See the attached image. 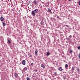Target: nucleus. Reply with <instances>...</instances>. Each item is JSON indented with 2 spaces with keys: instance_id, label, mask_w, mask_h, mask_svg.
<instances>
[{
  "instance_id": "nucleus-1",
  "label": "nucleus",
  "mask_w": 80,
  "mask_h": 80,
  "mask_svg": "<svg viewBox=\"0 0 80 80\" xmlns=\"http://www.w3.org/2000/svg\"><path fill=\"white\" fill-rule=\"evenodd\" d=\"M31 13H32V16H35V13L33 11H32V12Z\"/></svg>"
},
{
  "instance_id": "nucleus-2",
  "label": "nucleus",
  "mask_w": 80,
  "mask_h": 80,
  "mask_svg": "<svg viewBox=\"0 0 80 80\" xmlns=\"http://www.w3.org/2000/svg\"><path fill=\"white\" fill-rule=\"evenodd\" d=\"M34 12L35 13H38V9H35L34 10Z\"/></svg>"
},
{
  "instance_id": "nucleus-3",
  "label": "nucleus",
  "mask_w": 80,
  "mask_h": 80,
  "mask_svg": "<svg viewBox=\"0 0 80 80\" xmlns=\"http://www.w3.org/2000/svg\"><path fill=\"white\" fill-rule=\"evenodd\" d=\"M58 70H59V71H62L63 70V69H62V67H60L58 68Z\"/></svg>"
},
{
  "instance_id": "nucleus-4",
  "label": "nucleus",
  "mask_w": 80,
  "mask_h": 80,
  "mask_svg": "<svg viewBox=\"0 0 80 80\" xmlns=\"http://www.w3.org/2000/svg\"><path fill=\"white\" fill-rule=\"evenodd\" d=\"M15 76L17 78H18V74L17 73H16L14 74Z\"/></svg>"
},
{
  "instance_id": "nucleus-5",
  "label": "nucleus",
  "mask_w": 80,
  "mask_h": 80,
  "mask_svg": "<svg viewBox=\"0 0 80 80\" xmlns=\"http://www.w3.org/2000/svg\"><path fill=\"white\" fill-rule=\"evenodd\" d=\"M67 19H68V22H72V19H70V18H69V17L67 18Z\"/></svg>"
},
{
  "instance_id": "nucleus-6",
  "label": "nucleus",
  "mask_w": 80,
  "mask_h": 80,
  "mask_svg": "<svg viewBox=\"0 0 80 80\" xmlns=\"http://www.w3.org/2000/svg\"><path fill=\"white\" fill-rule=\"evenodd\" d=\"M26 61L25 60H23L22 61V65H25V62H26Z\"/></svg>"
},
{
  "instance_id": "nucleus-7",
  "label": "nucleus",
  "mask_w": 80,
  "mask_h": 80,
  "mask_svg": "<svg viewBox=\"0 0 80 80\" xmlns=\"http://www.w3.org/2000/svg\"><path fill=\"white\" fill-rule=\"evenodd\" d=\"M34 3L35 4H38V2L37 1V0H35L34 1Z\"/></svg>"
},
{
  "instance_id": "nucleus-8",
  "label": "nucleus",
  "mask_w": 80,
  "mask_h": 80,
  "mask_svg": "<svg viewBox=\"0 0 80 80\" xmlns=\"http://www.w3.org/2000/svg\"><path fill=\"white\" fill-rule=\"evenodd\" d=\"M0 20L1 21H3V20H4V18H3V17H2L0 18Z\"/></svg>"
},
{
  "instance_id": "nucleus-9",
  "label": "nucleus",
  "mask_w": 80,
  "mask_h": 80,
  "mask_svg": "<svg viewBox=\"0 0 80 80\" xmlns=\"http://www.w3.org/2000/svg\"><path fill=\"white\" fill-rule=\"evenodd\" d=\"M41 66L42 67H43V68H45V65H44L43 64H41Z\"/></svg>"
},
{
  "instance_id": "nucleus-10",
  "label": "nucleus",
  "mask_w": 80,
  "mask_h": 80,
  "mask_svg": "<svg viewBox=\"0 0 80 80\" xmlns=\"http://www.w3.org/2000/svg\"><path fill=\"white\" fill-rule=\"evenodd\" d=\"M37 53H38V51L36 50L35 52V54L36 55H38Z\"/></svg>"
},
{
  "instance_id": "nucleus-11",
  "label": "nucleus",
  "mask_w": 80,
  "mask_h": 80,
  "mask_svg": "<svg viewBox=\"0 0 80 80\" xmlns=\"http://www.w3.org/2000/svg\"><path fill=\"white\" fill-rule=\"evenodd\" d=\"M50 52H47V56H48L50 55Z\"/></svg>"
},
{
  "instance_id": "nucleus-12",
  "label": "nucleus",
  "mask_w": 80,
  "mask_h": 80,
  "mask_svg": "<svg viewBox=\"0 0 80 80\" xmlns=\"http://www.w3.org/2000/svg\"><path fill=\"white\" fill-rule=\"evenodd\" d=\"M8 42L9 44H10V43H11V42L9 39H8Z\"/></svg>"
},
{
  "instance_id": "nucleus-13",
  "label": "nucleus",
  "mask_w": 80,
  "mask_h": 80,
  "mask_svg": "<svg viewBox=\"0 0 80 80\" xmlns=\"http://www.w3.org/2000/svg\"><path fill=\"white\" fill-rule=\"evenodd\" d=\"M48 11L49 12H50V13H51V11L50 9H48Z\"/></svg>"
},
{
  "instance_id": "nucleus-14",
  "label": "nucleus",
  "mask_w": 80,
  "mask_h": 80,
  "mask_svg": "<svg viewBox=\"0 0 80 80\" xmlns=\"http://www.w3.org/2000/svg\"><path fill=\"white\" fill-rule=\"evenodd\" d=\"M72 52H73V50L72 49H71L70 53L71 54H72Z\"/></svg>"
},
{
  "instance_id": "nucleus-15",
  "label": "nucleus",
  "mask_w": 80,
  "mask_h": 80,
  "mask_svg": "<svg viewBox=\"0 0 80 80\" xmlns=\"http://www.w3.org/2000/svg\"><path fill=\"white\" fill-rule=\"evenodd\" d=\"M2 25H3V26H5V25H6V24L5 22H3Z\"/></svg>"
},
{
  "instance_id": "nucleus-16",
  "label": "nucleus",
  "mask_w": 80,
  "mask_h": 80,
  "mask_svg": "<svg viewBox=\"0 0 80 80\" xmlns=\"http://www.w3.org/2000/svg\"><path fill=\"white\" fill-rule=\"evenodd\" d=\"M74 67H72V71H73V70H74Z\"/></svg>"
},
{
  "instance_id": "nucleus-17",
  "label": "nucleus",
  "mask_w": 80,
  "mask_h": 80,
  "mask_svg": "<svg viewBox=\"0 0 80 80\" xmlns=\"http://www.w3.org/2000/svg\"><path fill=\"white\" fill-rule=\"evenodd\" d=\"M63 78H64V80H65L66 79V76H63Z\"/></svg>"
},
{
  "instance_id": "nucleus-18",
  "label": "nucleus",
  "mask_w": 80,
  "mask_h": 80,
  "mask_svg": "<svg viewBox=\"0 0 80 80\" xmlns=\"http://www.w3.org/2000/svg\"><path fill=\"white\" fill-rule=\"evenodd\" d=\"M27 80H30V78H29L28 77H27Z\"/></svg>"
},
{
  "instance_id": "nucleus-19",
  "label": "nucleus",
  "mask_w": 80,
  "mask_h": 80,
  "mask_svg": "<svg viewBox=\"0 0 80 80\" xmlns=\"http://www.w3.org/2000/svg\"><path fill=\"white\" fill-rule=\"evenodd\" d=\"M72 36L71 35H70V36H69V38H72Z\"/></svg>"
},
{
  "instance_id": "nucleus-20",
  "label": "nucleus",
  "mask_w": 80,
  "mask_h": 80,
  "mask_svg": "<svg viewBox=\"0 0 80 80\" xmlns=\"http://www.w3.org/2000/svg\"><path fill=\"white\" fill-rule=\"evenodd\" d=\"M68 65L67 64H66L65 65V67L66 68H68Z\"/></svg>"
},
{
  "instance_id": "nucleus-21",
  "label": "nucleus",
  "mask_w": 80,
  "mask_h": 80,
  "mask_svg": "<svg viewBox=\"0 0 80 80\" xmlns=\"http://www.w3.org/2000/svg\"><path fill=\"white\" fill-rule=\"evenodd\" d=\"M54 75H55V76H57V72H55L54 73Z\"/></svg>"
},
{
  "instance_id": "nucleus-22",
  "label": "nucleus",
  "mask_w": 80,
  "mask_h": 80,
  "mask_svg": "<svg viewBox=\"0 0 80 80\" xmlns=\"http://www.w3.org/2000/svg\"><path fill=\"white\" fill-rule=\"evenodd\" d=\"M41 25H43V22L41 21Z\"/></svg>"
},
{
  "instance_id": "nucleus-23",
  "label": "nucleus",
  "mask_w": 80,
  "mask_h": 80,
  "mask_svg": "<svg viewBox=\"0 0 80 80\" xmlns=\"http://www.w3.org/2000/svg\"><path fill=\"white\" fill-rule=\"evenodd\" d=\"M78 49H80V46H78Z\"/></svg>"
},
{
  "instance_id": "nucleus-24",
  "label": "nucleus",
  "mask_w": 80,
  "mask_h": 80,
  "mask_svg": "<svg viewBox=\"0 0 80 80\" xmlns=\"http://www.w3.org/2000/svg\"><path fill=\"white\" fill-rule=\"evenodd\" d=\"M78 3L79 5H80V1H79L78 2Z\"/></svg>"
},
{
  "instance_id": "nucleus-25",
  "label": "nucleus",
  "mask_w": 80,
  "mask_h": 80,
  "mask_svg": "<svg viewBox=\"0 0 80 80\" xmlns=\"http://www.w3.org/2000/svg\"><path fill=\"white\" fill-rule=\"evenodd\" d=\"M78 57H79V58H80V53L79 54V55Z\"/></svg>"
},
{
  "instance_id": "nucleus-26",
  "label": "nucleus",
  "mask_w": 80,
  "mask_h": 80,
  "mask_svg": "<svg viewBox=\"0 0 80 80\" xmlns=\"http://www.w3.org/2000/svg\"><path fill=\"white\" fill-rule=\"evenodd\" d=\"M31 65H33V63H31Z\"/></svg>"
},
{
  "instance_id": "nucleus-27",
  "label": "nucleus",
  "mask_w": 80,
  "mask_h": 80,
  "mask_svg": "<svg viewBox=\"0 0 80 80\" xmlns=\"http://www.w3.org/2000/svg\"><path fill=\"white\" fill-rule=\"evenodd\" d=\"M66 39H67V40H70V38H67Z\"/></svg>"
},
{
  "instance_id": "nucleus-28",
  "label": "nucleus",
  "mask_w": 80,
  "mask_h": 80,
  "mask_svg": "<svg viewBox=\"0 0 80 80\" xmlns=\"http://www.w3.org/2000/svg\"><path fill=\"white\" fill-rule=\"evenodd\" d=\"M57 18H60V17H59V16H58L57 17Z\"/></svg>"
},
{
  "instance_id": "nucleus-29",
  "label": "nucleus",
  "mask_w": 80,
  "mask_h": 80,
  "mask_svg": "<svg viewBox=\"0 0 80 80\" xmlns=\"http://www.w3.org/2000/svg\"><path fill=\"white\" fill-rule=\"evenodd\" d=\"M34 71L35 72H37V70H35Z\"/></svg>"
},
{
  "instance_id": "nucleus-30",
  "label": "nucleus",
  "mask_w": 80,
  "mask_h": 80,
  "mask_svg": "<svg viewBox=\"0 0 80 80\" xmlns=\"http://www.w3.org/2000/svg\"><path fill=\"white\" fill-rule=\"evenodd\" d=\"M27 70V68H26L25 69V70Z\"/></svg>"
},
{
  "instance_id": "nucleus-31",
  "label": "nucleus",
  "mask_w": 80,
  "mask_h": 80,
  "mask_svg": "<svg viewBox=\"0 0 80 80\" xmlns=\"http://www.w3.org/2000/svg\"><path fill=\"white\" fill-rule=\"evenodd\" d=\"M69 1H71V0H68Z\"/></svg>"
},
{
  "instance_id": "nucleus-32",
  "label": "nucleus",
  "mask_w": 80,
  "mask_h": 80,
  "mask_svg": "<svg viewBox=\"0 0 80 80\" xmlns=\"http://www.w3.org/2000/svg\"><path fill=\"white\" fill-rule=\"evenodd\" d=\"M43 30H44V29H43Z\"/></svg>"
}]
</instances>
